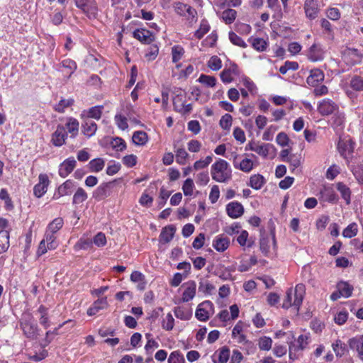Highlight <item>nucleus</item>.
I'll return each mask as SVG.
<instances>
[{
  "label": "nucleus",
  "instance_id": "f257e3e1",
  "mask_svg": "<svg viewBox=\"0 0 363 363\" xmlns=\"http://www.w3.org/2000/svg\"><path fill=\"white\" fill-rule=\"evenodd\" d=\"M211 174L216 182L227 183L232 179V169L227 161L219 158L212 164Z\"/></svg>",
  "mask_w": 363,
  "mask_h": 363
},
{
  "label": "nucleus",
  "instance_id": "f03ea898",
  "mask_svg": "<svg viewBox=\"0 0 363 363\" xmlns=\"http://www.w3.org/2000/svg\"><path fill=\"white\" fill-rule=\"evenodd\" d=\"M305 291L306 288L303 284H297L294 289H289L286 292L282 307L289 308V307L294 306L296 311H298L303 302Z\"/></svg>",
  "mask_w": 363,
  "mask_h": 363
},
{
  "label": "nucleus",
  "instance_id": "7ed1b4c3",
  "mask_svg": "<svg viewBox=\"0 0 363 363\" xmlns=\"http://www.w3.org/2000/svg\"><path fill=\"white\" fill-rule=\"evenodd\" d=\"M24 335L30 339H35L38 336V325L30 315L27 318H23L20 323Z\"/></svg>",
  "mask_w": 363,
  "mask_h": 363
},
{
  "label": "nucleus",
  "instance_id": "20e7f679",
  "mask_svg": "<svg viewBox=\"0 0 363 363\" xmlns=\"http://www.w3.org/2000/svg\"><path fill=\"white\" fill-rule=\"evenodd\" d=\"M342 58L344 62L350 66L360 64L363 59V54L357 49L346 48L342 51Z\"/></svg>",
  "mask_w": 363,
  "mask_h": 363
},
{
  "label": "nucleus",
  "instance_id": "39448f33",
  "mask_svg": "<svg viewBox=\"0 0 363 363\" xmlns=\"http://www.w3.org/2000/svg\"><path fill=\"white\" fill-rule=\"evenodd\" d=\"M76 6L86 14L89 18H96L98 8L94 0H74Z\"/></svg>",
  "mask_w": 363,
  "mask_h": 363
},
{
  "label": "nucleus",
  "instance_id": "423d86ee",
  "mask_svg": "<svg viewBox=\"0 0 363 363\" xmlns=\"http://www.w3.org/2000/svg\"><path fill=\"white\" fill-rule=\"evenodd\" d=\"M214 312V306L211 301H205L197 306L195 316L200 321H206Z\"/></svg>",
  "mask_w": 363,
  "mask_h": 363
},
{
  "label": "nucleus",
  "instance_id": "0eeeda50",
  "mask_svg": "<svg viewBox=\"0 0 363 363\" xmlns=\"http://www.w3.org/2000/svg\"><path fill=\"white\" fill-rule=\"evenodd\" d=\"M114 182H104L101 184L92 194L93 198L96 201H101L111 196V190Z\"/></svg>",
  "mask_w": 363,
  "mask_h": 363
},
{
  "label": "nucleus",
  "instance_id": "6e6552de",
  "mask_svg": "<svg viewBox=\"0 0 363 363\" xmlns=\"http://www.w3.org/2000/svg\"><path fill=\"white\" fill-rule=\"evenodd\" d=\"M303 9L306 16L310 19L313 20L317 18L320 9L318 0H305Z\"/></svg>",
  "mask_w": 363,
  "mask_h": 363
},
{
  "label": "nucleus",
  "instance_id": "1a4fd4ad",
  "mask_svg": "<svg viewBox=\"0 0 363 363\" xmlns=\"http://www.w3.org/2000/svg\"><path fill=\"white\" fill-rule=\"evenodd\" d=\"M38 180V183L34 186L33 194L36 197L40 198L47 192L50 181L45 174H40Z\"/></svg>",
  "mask_w": 363,
  "mask_h": 363
},
{
  "label": "nucleus",
  "instance_id": "9d476101",
  "mask_svg": "<svg viewBox=\"0 0 363 363\" xmlns=\"http://www.w3.org/2000/svg\"><path fill=\"white\" fill-rule=\"evenodd\" d=\"M67 133L65 128L62 125H58L55 131L52 134L51 142L56 147H61L65 143Z\"/></svg>",
  "mask_w": 363,
  "mask_h": 363
},
{
  "label": "nucleus",
  "instance_id": "9b49d317",
  "mask_svg": "<svg viewBox=\"0 0 363 363\" xmlns=\"http://www.w3.org/2000/svg\"><path fill=\"white\" fill-rule=\"evenodd\" d=\"M249 150L255 152L259 155L267 157L270 152V150L273 149V145L269 143H262L252 142L248 144Z\"/></svg>",
  "mask_w": 363,
  "mask_h": 363
},
{
  "label": "nucleus",
  "instance_id": "f8f14e48",
  "mask_svg": "<svg viewBox=\"0 0 363 363\" xmlns=\"http://www.w3.org/2000/svg\"><path fill=\"white\" fill-rule=\"evenodd\" d=\"M75 186V183L73 181L70 179L65 181L55 192L53 198L57 199L64 196L70 195Z\"/></svg>",
  "mask_w": 363,
  "mask_h": 363
},
{
  "label": "nucleus",
  "instance_id": "ddd939ff",
  "mask_svg": "<svg viewBox=\"0 0 363 363\" xmlns=\"http://www.w3.org/2000/svg\"><path fill=\"white\" fill-rule=\"evenodd\" d=\"M226 212L231 218H238L244 213L243 206L238 201H232L226 206Z\"/></svg>",
  "mask_w": 363,
  "mask_h": 363
},
{
  "label": "nucleus",
  "instance_id": "4468645a",
  "mask_svg": "<svg viewBox=\"0 0 363 363\" xmlns=\"http://www.w3.org/2000/svg\"><path fill=\"white\" fill-rule=\"evenodd\" d=\"M325 79L323 72L318 68L313 69L310 71V74L306 79L307 84L311 86H318Z\"/></svg>",
  "mask_w": 363,
  "mask_h": 363
},
{
  "label": "nucleus",
  "instance_id": "2eb2a0df",
  "mask_svg": "<svg viewBox=\"0 0 363 363\" xmlns=\"http://www.w3.org/2000/svg\"><path fill=\"white\" fill-rule=\"evenodd\" d=\"M77 162L74 157H69L65 160L59 168V174L61 177L65 178L67 177L74 169Z\"/></svg>",
  "mask_w": 363,
  "mask_h": 363
},
{
  "label": "nucleus",
  "instance_id": "dca6fc26",
  "mask_svg": "<svg viewBox=\"0 0 363 363\" xmlns=\"http://www.w3.org/2000/svg\"><path fill=\"white\" fill-rule=\"evenodd\" d=\"M239 74L238 66L235 64H231L228 68H225L220 72V79L223 82L228 84L233 81V77Z\"/></svg>",
  "mask_w": 363,
  "mask_h": 363
},
{
  "label": "nucleus",
  "instance_id": "f3484780",
  "mask_svg": "<svg viewBox=\"0 0 363 363\" xmlns=\"http://www.w3.org/2000/svg\"><path fill=\"white\" fill-rule=\"evenodd\" d=\"M337 108V105L330 99H324L318 107V110L322 116L332 114Z\"/></svg>",
  "mask_w": 363,
  "mask_h": 363
},
{
  "label": "nucleus",
  "instance_id": "a211bd4d",
  "mask_svg": "<svg viewBox=\"0 0 363 363\" xmlns=\"http://www.w3.org/2000/svg\"><path fill=\"white\" fill-rule=\"evenodd\" d=\"M307 56L312 62L321 61L324 58V52L320 45L313 44L309 48Z\"/></svg>",
  "mask_w": 363,
  "mask_h": 363
},
{
  "label": "nucleus",
  "instance_id": "6ab92c4d",
  "mask_svg": "<svg viewBox=\"0 0 363 363\" xmlns=\"http://www.w3.org/2000/svg\"><path fill=\"white\" fill-rule=\"evenodd\" d=\"M133 37L142 43L150 44L155 40L152 33L146 29H138L133 32Z\"/></svg>",
  "mask_w": 363,
  "mask_h": 363
},
{
  "label": "nucleus",
  "instance_id": "aec40b11",
  "mask_svg": "<svg viewBox=\"0 0 363 363\" xmlns=\"http://www.w3.org/2000/svg\"><path fill=\"white\" fill-rule=\"evenodd\" d=\"M348 343L350 349L355 350L363 361V335L350 339Z\"/></svg>",
  "mask_w": 363,
  "mask_h": 363
},
{
  "label": "nucleus",
  "instance_id": "412c9836",
  "mask_svg": "<svg viewBox=\"0 0 363 363\" xmlns=\"http://www.w3.org/2000/svg\"><path fill=\"white\" fill-rule=\"evenodd\" d=\"M196 284L191 281L185 284V289L182 294V301L188 302L194 298L196 294Z\"/></svg>",
  "mask_w": 363,
  "mask_h": 363
},
{
  "label": "nucleus",
  "instance_id": "4be33fe9",
  "mask_svg": "<svg viewBox=\"0 0 363 363\" xmlns=\"http://www.w3.org/2000/svg\"><path fill=\"white\" fill-rule=\"evenodd\" d=\"M96 130V123L90 118H86L82 124V131L88 138L93 136Z\"/></svg>",
  "mask_w": 363,
  "mask_h": 363
},
{
  "label": "nucleus",
  "instance_id": "5701e85b",
  "mask_svg": "<svg viewBox=\"0 0 363 363\" xmlns=\"http://www.w3.org/2000/svg\"><path fill=\"white\" fill-rule=\"evenodd\" d=\"M320 197L324 201L336 203L338 200L337 195L331 186H324L320 192Z\"/></svg>",
  "mask_w": 363,
  "mask_h": 363
},
{
  "label": "nucleus",
  "instance_id": "b1692460",
  "mask_svg": "<svg viewBox=\"0 0 363 363\" xmlns=\"http://www.w3.org/2000/svg\"><path fill=\"white\" fill-rule=\"evenodd\" d=\"M230 245V240L228 238L225 237L223 235H218L215 238L213 241V247L218 252H224L226 250Z\"/></svg>",
  "mask_w": 363,
  "mask_h": 363
},
{
  "label": "nucleus",
  "instance_id": "393cba45",
  "mask_svg": "<svg viewBox=\"0 0 363 363\" xmlns=\"http://www.w3.org/2000/svg\"><path fill=\"white\" fill-rule=\"evenodd\" d=\"M230 350L227 347H223L213 355L215 363H226L230 357Z\"/></svg>",
  "mask_w": 363,
  "mask_h": 363
},
{
  "label": "nucleus",
  "instance_id": "a878e982",
  "mask_svg": "<svg viewBox=\"0 0 363 363\" xmlns=\"http://www.w3.org/2000/svg\"><path fill=\"white\" fill-rule=\"evenodd\" d=\"M79 122L74 118H69L67 123H65V130L70 134L71 138H75L79 133Z\"/></svg>",
  "mask_w": 363,
  "mask_h": 363
},
{
  "label": "nucleus",
  "instance_id": "bb28decb",
  "mask_svg": "<svg viewBox=\"0 0 363 363\" xmlns=\"http://www.w3.org/2000/svg\"><path fill=\"white\" fill-rule=\"evenodd\" d=\"M174 315L182 320H188L192 316V311L191 309L183 307L177 306L174 308Z\"/></svg>",
  "mask_w": 363,
  "mask_h": 363
},
{
  "label": "nucleus",
  "instance_id": "cd10ccee",
  "mask_svg": "<svg viewBox=\"0 0 363 363\" xmlns=\"http://www.w3.org/2000/svg\"><path fill=\"white\" fill-rule=\"evenodd\" d=\"M337 190L340 193L342 198L345 200V203L349 205L351 202V190L350 189L342 182H337L336 184Z\"/></svg>",
  "mask_w": 363,
  "mask_h": 363
},
{
  "label": "nucleus",
  "instance_id": "c85d7f7f",
  "mask_svg": "<svg viewBox=\"0 0 363 363\" xmlns=\"http://www.w3.org/2000/svg\"><path fill=\"white\" fill-rule=\"evenodd\" d=\"M107 306L106 298H103L96 301L93 305L88 309L87 314L89 315H94L97 313L101 309L106 308Z\"/></svg>",
  "mask_w": 363,
  "mask_h": 363
},
{
  "label": "nucleus",
  "instance_id": "c756f323",
  "mask_svg": "<svg viewBox=\"0 0 363 363\" xmlns=\"http://www.w3.org/2000/svg\"><path fill=\"white\" fill-rule=\"evenodd\" d=\"M265 184V179L261 174H253L250 178L248 185L254 189H260Z\"/></svg>",
  "mask_w": 363,
  "mask_h": 363
},
{
  "label": "nucleus",
  "instance_id": "7c9ffc66",
  "mask_svg": "<svg viewBox=\"0 0 363 363\" xmlns=\"http://www.w3.org/2000/svg\"><path fill=\"white\" fill-rule=\"evenodd\" d=\"M337 289L342 297L349 298L352 296L353 286L347 281H340L337 284Z\"/></svg>",
  "mask_w": 363,
  "mask_h": 363
},
{
  "label": "nucleus",
  "instance_id": "2f4dec72",
  "mask_svg": "<svg viewBox=\"0 0 363 363\" xmlns=\"http://www.w3.org/2000/svg\"><path fill=\"white\" fill-rule=\"evenodd\" d=\"M174 233L175 228L173 225L166 226L162 230L160 235V240L167 243L172 240Z\"/></svg>",
  "mask_w": 363,
  "mask_h": 363
},
{
  "label": "nucleus",
  "instance_id": "473e14b6",
  "mask_svg": "<svg viewBox=\"0 0 363 363\" xmlns=\"http://www.w3.org/2000/svg\"><path fill=\"white\" fill-rule=\"evenodd\" d=\"M133 142L136 145H144L148 140L147 134L143 130L134 132L132 137Z\"/></svg>",
  "mask_w": 363,
  "mask_h": 363
},
{
  "label": "nucleus",
  "instance_id": "72a5a7b5",
  "mask_svg": "<svg viewBox=\"0 0 363 363\" xmlns=\"http://www.w3.org/2000/svg\"><path fill=\"white\" fill-rule=\"evenodd\" d=\"M332 347L337 357H342L347 351V345L340 340H335Z\"/></svg>",
  "mask_w": 363,
  "mask_h": 363
},
{
  "label": "nucleus",
  "instance_id": "f704fd0d",
  "mask_svg": "<svg viewBox=\"0 0 363 363\" xmlns=\"http://www.w3.org/2000/svg\"><path fill=\"white\" fill-rule=\"evenodd\" d=\"M9 247V233L7 230H0V254L6 252Z\"/></svg>",
  "mask_w": 363,
  "mask_h": 363
},
{
  "label": "nucleus",
  "instance_id": "c9c22d12",
  "mask_svg": "<svg viewBox=\"0 0 363 363\" xmlns=\"http://www.w3.org/2000/svg\"><path fill=\"white\" fill-rule=\"evenodd\" d=\"M234 167L245 172H250L253 169V162L250 159H243L239 164L234 161Z\"/></svg>",
  "mask_w": 363,
  "mask_h": 363
},
{
  "label": "nucleus",
  "instance_id": "e433bc0d",
  "mask_svg": "<svg viewBox=\"0 0 363 363\" xmlns=\"http://www.w3.org/2000/svg\"><path fill=\"white\" fill-rule=\"evenodd\" d=\"M249 41L251 43L252 46L254 49L257 51L263 52L267 49V42L264 40L263 38H250Z\"/></svg>",
  "mask_w": 363,
  "mask_h": 363
},
{
  "label": "nucleus",
  "instance_id": "4c0bfd02",
  "mask_svg": "<svg viewBox=\"0 0 363 363\" xmlns=\"http://www.w3.org/2000/svg\"><path fill=\"white\" fill-rule=\"evenodd\" d=\"M88 198V194L84 189L79 187L73 196L72 203L79 204L85 201Z\"/></svg>",
  "mask_w": 363,
  "mask_h": 363
},
{
  "label": "nucleus",
  "instance_id": "58836bf2",
  "mask_svg": "<svg viewBox=\"0 0 363 363\" xmlns=\"http://www.w3.org/2000/svg\"><path fill=\"white\" fill-rule=\"evenodd\" d=\"M237 12L232 9H228L221 13V18L226 24H231L236 18Z\"/></svg>",
  "mask_w": 363,
  "mask_h": 363
},
{
  "label": "nucleus",
  "instance_id": "ea45409f",
  "mask_svg": "<svg viewBox=\"0 0 363 363\" xmlns=\"http://www.w3.org/2000/svg\"><path fill=\"white\" fill-rule=\"evenodd\" d=\"M105 166V161L102 158H96L91 160L89 163L90 171L92 172H99L101 171Z\"/></svg>",
  "mask_w": 363,
  "mask_h": 363
},
{
  "label": "nucleus",
  "instance_id": "a19ab883",
  "mask_svg": "<svg viewBox=\"0 0 363 363\" xmlns=\"http://www.w3.org/2000/svg\"><path fill=\"white\" fill-rule=\"evenodd\" d=\"M63 219L62 218H55L48 226L47 231L55 234L63 226Z\"/></svg>",
  "mask_w": 363,
  "mask_h": 363
},
{
  "label": "nucleus",
  "instance_id": "79ce46f5",
  "mask_svg": "<svg viewBox=\"0 0 363 363\" xmlns=\"http://www.w3.org/2000/svg\"><path fill=\"white\" fill-rule=\"evenodd\" d=\"M350 86L354 91H363V78L358 75L353 76L350 82Z\"/></svg>",
  "mask_w": 363,
  "mask_h": 363
},
{
  "label": "nucleus",
  "instance_id": "37998d69",
  "mask_svg": "<svg viewBox=\"0 0 363 363\" xmlns=\"http://www.w3.org/2000/svg\"><path fill=\"white\" fill-rule=\"evenodd\" d=\"M210 30V26L208 21L205 19H203L201 21L200 27L198 30H196L194 35L196 38L201 39L203 37V35L207 33Z\"/></svg>",
  "mask_w": 363,
  "mask_h": 363
},
{
  "label": "nucleus",
  "instance_id": "c03bdc74",
  "mask_svg": "<svg viewBox=\"0 0 363 363\" xmlns=\"http://www.w3.org/2000/svg\"><path fill=\"white\" fill-rule=\"evenodd\" d=\"M56 237L54 233H50L46 230L45 234V238L43 240H45V242L48 245V248L49 250H55L58 244L55 240Z\"/></svg>",
  "mask_w": 363,
  "mask_h": 363
},
{
  "label": "nucleus",
  "instance_id": "a18cd8bd",
  "mask_svg": "<svg viewBox=\"0 0 363 363\" xmlns=\"http://www.w3.org/2000/svg\"><path fill=\"white\" fill-rule=\"evenodd\" d=\"M62 67L66 69H67V78L70 77V76L74 73V72L77 69V64L74 61L70 59L64 60L62 62Z\"/></svg>",
  "mask_w": 363,
  "mask_h": 363
},
{
  "label": "nucleus",
  "instance_id": "49530a36",
  "mask_svg": "<svg viewBox=\"0 0 363 363\" xmlns=\"http://www.w3.org/2000/svg\"><path fill=\"white\" fill-rule=\"evenodd\" d=\"M103 106H96L91 108L87 113V118L92 120V118L99 120L102 113Z\"/></svg>",
  "mask_w": 363,
  "mask_h": 363
},
{
  "label": "nucleus",
  "instance_id": "de8ad7c7",
  "mask_svg": "<svg viewBox=\"0 0 363 363\" xmlns=\"http://www.w3.org/2000/svg\"><path fill=\"white\" fill-rule=\"evenodd\" d=\"M258 345L261 350L269 351L272 348V340L269 337H261L258 340Z\"/></svg>",
  "mask_w": 363,
  "mask_h": 363
},
{
  "label": "nucleus",
  "instance_id": "09e8293b",
  "mask_svg": "<svg viewBox=\"0 0 363 363\" xmlns=\"http://www.w3.org/2000/svg\"><path fill=\"white\" fill-rule=\"evenodd\" d=\"M358 231L357 225L355 223L350 224L342 232V235L345 238H351L354 237Z\"/></svg>",
  "mask_w": 363,
  "mask_h": 363
},
{
  "label": "nucleus",
  "instance_id": "8fccbe9b",
  "mask_svg": "<svg viewBox=\"0 0 363 363\" xmlns=\"http://www.w3.org/2000/svg\"><path fill=\"white\" fill-rule=\"evenodd\" d=\"M176 161L179 164H184L186 160L189 157L188 152L184 148L181 147L175 150Z\"/></svg>",
  "mask_w": 363,
  "mask_h": 363
},
{
  "label": "nucleus",
  "instance_id": "3c124183",
  "mask_svg": "<svg viewBox=\"0 0 363 363\" xmlns=\"http://www.w3.org/2000/svg\"><path fill=\"white\" fill-rule=\"evenodd\" d=\"M198 81L209 87H213L216 84V79L213 76L201 74Z\"/></svg>",
  "mask_w": 363,
  "mask_h": 363
},
{
  "label": "nucleus",
  "instance_id": "603ef678",
  "mask_svg": "<svg viewBox=\"0 0 363 363\" xmlns=\"http://www.w3.org/2000/svg\"><path fill=\"white\" fill-rule=\"evenodd\" d=\"M213 156L209 155L206 157L203 160H199L194 162V169L195 170H199L207 167L212 162Z\"/></svg>",
  "mask_w": 363,
  "mask_h": 363
},
{
  "label": "nucleus",
  "instance_id": "864d4df0",
  "mask_svg": "<svg viewBox=\"0 0 363 363\" xmlns=\"http://www.w3.org/2000/svg\"><path fill=\"white\" fill-rule=\"evenodd\" d=\"M337 148L340 154L345 158L347 155L352 151V147L349 142L340 141Z\"/></svg>",
  "mask_w": 363,
  "mask_h": 363
},
{
  "label": "nucleus",
  "instance_id": "5fc2aeb1",
  "mask_svg": "<svg viewBox=\"0 0 363 363\" xmlns=\"http://www.w3.org/2000/svg\"><path fill=\"white\" fill-rule=\"evenodd\" d=\"M170 195L171 191H167L164 186L160 188V195L158 198V206L160 208L164 206Z\"/></svg>",
  "mask_w": 363,
  "mask_h": 363
},
{
  "label": "nucleus",
  "instance_id": "6e6d98bb",
  "mask_svg": "<svg viewBox=\"0 0 363 363\" xmlns=\"http://www.w3.org/2000/svg\"><path fill=\"white\" fill-rule=\"evenodd\" d=\"M74 103V100L72 99H62L60 102L55 106V110L59 113H63L65 109L67 107L71 106Z\"/></svg>",
  "mask_w": 363,
  "mask_h": 363
},
{
  "label": "nucleus",
  "instance_id": "4d7b16f0",
  "mask_svg": "<svg viewBox=\"0 0 363 363\" xmlns=\"http://www.w3.org/2000/svg\"><path fill=\"white\" fill-rule=\"evenodd\" d=\"M168 363H185V359L179 351H174L169 356Z\"/></svg>",
  "mask_w": 363,
  "mask_h": 363
},
{
  "label": "nucleus",
  "instance_id": "13d9d810",
  "mask_svg": "<svg viewBox=\"0 0 363 363\" xmlns=\"http://www.w3.org/2000/svg\"><path fill=\"white\" fill-rule=\"evenodd\" d=\"M194 189V184L193 180L190 178L186 179L182 186L184 194L185 196H191L193 194Z\"/></svg>",
  "mask_w": 363,
  "mask_h": 363
},
{
  "label": "nucleus",
  "instance_id": "bf43d9fd",
  "mask_svg": "<svg viewBox=\"0 0 363 363\" xmlns=\"http://www.w3.org/2000/svg\"><path fill=\"white\" fill-rule=\"evenodd\" d=\"M229 40L235 45L241 48L247 47V44L245 43V41L233 31L229 33Z\"/></svg>",
  "mask_w": 363,
  "mask_h": 363
},
{
  "label": "nucleus",
  "instance_id": "052dcab7",
  "mask_svg": "<svg viewBox=\"0 0 363 363\" xmlns=\"http://www.w3.org/2000/svg\"><path fill=\"white\" fill-rule=\"evenodd\" d=\"M111 145L113 149L116 151H123L126 148L125 141L121 138H115L111 142Z\"/></svg>",
  "mask_w": 363,
  "mask_h": 363
},
{
  "label": "nucleus",
  "instance_id": "680f3d73",
  "mask_svg": "<svg viewBox=\"0 0 363 363\" xmlns=\"http://www.w3.org/2000/svg\"><path fill=\"white\" fill-rule=\"evenodd\" d=\"M184 53V50L181 46H174L172 48V62H177L179 61Z\"/></svg>",
  "mask_w": 363,
  "mask_h": 363
},
{
  "label": "nucleus",
  "instance_id": "e2e57ef3",
  "mask_svg": "<svg viewBox=\"0 0 363 363\" xmlns=\"http://www.w3.org/2000/svg\"><path fill=\"white\" fill-rule=\"evenodd\" d=\"M232 116L228 113H225L221 117L219 124L223 129L229 130L232 125Z\"/></svg>",
  "mask_w": 363,
  "mask_h": 363
},
{
  "label": "nucleus",
  "instance_id": "0e129e2a",
  "mask_svg": "<svg viewBox=\"0 0 363 363\" xmlns=\"http://www.w3.org/2000/svg\"><path fill=\"white\" fill-rule=\"evenodd\" d=\"M174 325V319L172 315L169 313L167 314L166 318L164 319L162 322V328L163 329L169 331L172 330Z\"/></svg>",
  "mask_w": 363,
  "mask_h": 363
},
{
  "label": "nucleus",
  "instance_id": "69168bd1",
  "mask_svg": "<svg viewBox=\"0 0 363 363\" xmlns=\"http://www.w3.org/2000/svg\"><path fill=\"white\" fill-rule=\"evenodd\" d=\"M208 66L213 71L220 69L222 67L220 59L214 55L211 57L208 62Z\"/></svg>",
  "mask_w": 363,
  "mask_h": 363
},
{
  "label": "nucleus",
  "instance_id": "338daca9",
  "mask_svg": "<svg viewBox=\"0 0 363 363\" xmlns=\"http://www.w3.org/2000/svg\"><path fill=\"white\" fill-rule=\"evenodd\" d=\"M269 240L270 238L269 236H262V238H260L259 248L264 255H267L269 252Z\"/></svg>",
  "mask_w": 363,
  "mask_h": 363
},
{
  "label": "nucleus",
  "instance_id": "774afa93",
  "mask_svg": "<svg viewBox=\"0 0 363 363\" xmlns=\"http://www.w3.org/2000/svg\"><path fill=\"white\" fill-rule=\"evenodd\" d=\"M340 172V168L336 165L333 164L330 166L326 172V177L328 179H334Z\"/></svg>",
  "mask_w": 363,
  "mask_h": 363
}]
</instances>
